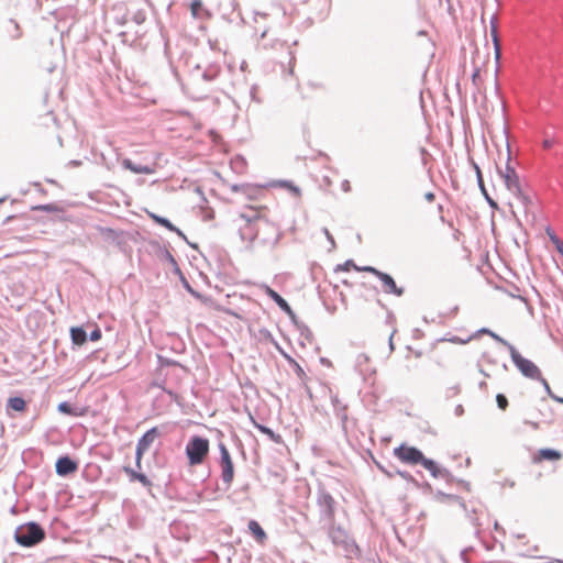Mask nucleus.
Masks as SVG:
<instances>
[{"label":"nucleus","mask_w":563,"mask_h":563,"mask_svg":"<svg viewBox=\"0 0 563 563\" xmlns=\"http://www.w3.org/2000/svg\"><path fill=\"white\" fill-rule=\"evenodd\" d=\"M239 221V234L242 241L253 243L258 241L263 246L274 247L278 244L282 233L279 229L268 220L262 218L257 210L251 209L241 213Z\"/></svg>","instance_id":"f257e3e1"},{"label":"nucleus","mask_w":563,"mask_h":563,"mask_svg":"<svg viewBox=\"0 0 563 563\" xmlns=\"http://www.w3.org/2000/svg\"><path fill=\"white\" fill-rule=\"evenodd\" d=\"M221 70L217 62L197 63L189 74L188 91L191 97L198 100L207 98L213 91Z\"/></svg>","instance_id":"f03ea898"},{"label":"nucleus","mask_w":563,"mask_h":563,"mask_svg":"<svg viewBox=\"0 0 563 563\" xmlns=\"http://www.w3.org/2000/svg\"><path fill=\"white\" fill-rule=\"evenodd\" d=\"M507 163L504 169L498 168V173L500 177L504 179V183L507 187V189L515 195L518 199L521 200L523 205H527L530 202V199L528 196H526L522 192L521 185H520V178L515 169L510 165V148L509 145H507Z\"/></svg>","instance_id":"7ed1b4c3"},{"label":"nucleus","mask_w":563,"mask_h":563,"mask_svg":"<svg viewBox=\"0 0 563 563\" xmlns=\"http://www.w3.org/2000/svg\"><path fill=\"white\" fill-rule=\"evenodd\" d=\"M185 451L189 465L202 464L209 453V440L192 435L187 442Z\"/></svg>","instance_id":"20e7f679"},{"label":"nucleus","mask_w":563,"mask_h":563,"mask_svg":"<svg viewBox=\"0 0 563 563\" xmlns=\"http://www.w3.org/2000/svg\"><path fill=\"white\" fill-rule=\"evenodd\" d=\"M336 501L332 495L324 488H319L317 492V507L319 510L320 522L323 527L334 522Z\"/></svg>","instance_id":"39448f33"},{"label":"nucleus","mask_w":563,"mask_h":563,"mask_svg":"<svg viewBox=\"0 0 563 563\" xmlns=\"http://www.w3.org/2000/svg\"><path fill=\"white\" fill-rule=\"evenodd\" d=\"M509 353L512 363L525 377L532 380L541 379L540 368L532 361L523 357L514 345H509Z\"/></svg>","instance_id":"423d86ee"},{"label":"nucleus","mask_w":563,"mask_h":563,"mask_svg":"<svg viewBox=\"0 0 563 563\" xmlns=\"http://www.w3.org/2000/svg\"><path fill=\"white\" fill-rule=\"evenodd\" d=\"M163 432L158 427L148 429L137 441L135 449V466L141 468V461L144 453L151 448L154 441L161 437Z\"/></svg>","instance_id":"0eeeda50"},{"label":"nucleus","mask_w":563,"mask_h":563,"mask_svg":"<svg viewBox=\"0 0 563 563\" xmlns=\"http://www.w3.org/2000/svg\"><path fill=\"white\" fill-rule=\"evenodd\" d=\"M394 455L402 463L410 465L421 464L426 457L419 449L406 444H400L399 446L395 448Z\"/></svg>","instance_id":"6e6552de"},{"label":"nucleus","mask_w":563,"mask_h":563,"mask_svg":"<svg viewBox=\"0 0 563 563\" xmlns=\"http://www.w3.org/2000/svg\"><path fill=\"white\" fill-rule=\"evenodd\" d=\"M14 540L22 547L31 548L35 545V521L19 526L14 532Z\"/></svg>","instance_id":"1a4fd4ad"},{"label":"nucleus","mask_w":563,"mask_h":563,"mask_svg":"<svg viewBox=\"0 0 563 563\" xmlns=\"http://www.w3.org/2000/svg\"><path fill=\"white\" fill-rule=\"evenodd\" d=\"M78 470V463L68 455L59 456L55 463V471L58 476L65 477Z\"/></svg>","instance_id":"9d476101"},{"label":"nucleus","mask_w":563,"mask_h":563,"mask_svg":"<svg viewBox=\"0 0 563 563\" xmlns=\"http://www.w3.org/2000/svg\"><path fill=\"white\" fill-rule=\"evenodd\" d=\"M421 465L428 470L434 478L450 481L453 477L449 470L440 467L439 464L431 459L424 457Z\"/></svg>","instance_id":"9b49d317"},{"label":"nucleus","mask_w":563,"mask_h":563,"mask_svg":"<svg viewBox=\"0 0 563 563\" xmlns=\"http://www.w3.org/2000/svg\"><path fill=\"white\" fill-rule=\"evenodd\" d=\"M221 466V479L223 484L228 487L231 486L234 477V465L231 456L220 459Z\"/></svg>","instance_id":"f8f14e48"},{"label":"nucleus","mask_w":563,"mask_h":563,"mask_svg":"<svg viewBox=\"0 0 563 563\" xmlns=\"http://www.w3.org/2000/svg\"><path fill=\"white\" fill-rule=\"evenodd\" d=\"M331 405L333 407V411L335 413V416L340 419L341 421V424H342V429L345 430L346 429V423H347V405L343 404L338 395H331Z\"/></svg>","instance_id":"ddd939ff"},{"label":"nucleus","mask_w":563,"mask_h":563,"mask_svg":"<svg viewBox=\"0 0 563 563\" xmlns=\"http://www.w3.org/2000/svg\"><path fill=\"white\" fill-rule=\"evenodd\" d=\"M378 279L383 283V288L386 294H393L398 297L402 296L404 288L398 287L395 279L389 274L382 272Z\"/></svg>","instance_id":"4468645a"},{"label":"nucleus","mask_w":563,"mask_h":563,"mask_svg":"<svg viewBox=\"0 0 563 563\" xmlns=\"http://www.w3.org/2000/svg\"><path fill=\"white\" fill-rule=\"evenodd\" d=\"M324 528H327L328 537L335 547L349 537L346 530L341 526H335L334 522L324 526Z\"/></svg>","instance_id":"2eb2a0df"},{"label":"nucleus","mask_w":563,"mask_h":563,"mask_svg":"<svg viewBox=\"0 0 563 563\" xmlns=\"http://www.w3.org/2000/svg\"><path fill=\"white\" fill-rule=\"evenodd\" d=\"M336 547L341 548L344 555L347 559H357L361 555V551L354 539H352L350 536L343 540L340 544Z\"/></svg>","instance_id":"dca6fc26"},{"label":"nucleus","mask_w":563,"mask_h":563,"mask_svg":"<svg viewBox=\"0 0 563 563\" xmlns=\"http://www.w3.org/2000/svg\"><path fill=\"white\" fill-rule=\"evenodd\" d=\"M471 164L475 170L478 187H479L482 194L484 195L486 201L488 202V205L492 208L497 209L498 208L497 202L488 195V192L485 188V184L483 180V175H482V170H481L479 166L473 159L471 161Z\"/></svg>","instance_id":"f3484780"},{"label":"nucleus","mask_w":563,"mask_h":563,"mask_svg":"<svg viewBox=\"0 0 563 563\" xmlns=\"http://www.w3.org/2000/svg\"><path fill=\"white\" fill-rule=\"evenodd\" d=\"M122 166L125 168V169H129L131 170L132 173L134 174H145V175H150V174H153L154 173V168L150 165H141V164H135L133 163L130 158H124L122 161Z\"/></svg>","instance_id":"a211bd4d"},{"label":"nucleus","mask_w":563,"mask_h":563,"mask_svg":"<svg viewBox=\"0 0 563 563\" xmlns=\"http://www.w3.org/2000/svg\"><path fill=\"white\" fill-rule=\"evenodd\" d=\"M265 294L284 311L288 312L289 303L274 289L267 285H263Z\"/></svg>","instance_id":"6ab92c4d"},{"label":"nucleus","mask_w":563,"mask_h":563,"mask_svg":"<svg viewBox=\"0 0 563 563\" xmlns=\"http://www.w3.org/2000/svg\"><path fill=\"white\" fill-rule=\"evenodd\" d=\"M490 35L495 47V57L498 60L500 58V44L498 38V20L496 15L490 19Z\"/></svg>","instance_id":"aec40b11"},{"label":"nucleus","mask_w":563,"mask_h":563,"mask_svg":"<svg viewBox=\"0 0 563 563\" xmlns=\"http://www.w3.org/2000/svg\"><path fill=\"white\" fill-rule=\"evenodd\" d=\"M25 408L26 401L20 396L10 397L7 401V411L9 415H11L10 411L22 412Z\"/></svg>","instance_id":"412c9836"},{"label":"nucleus","mask_w":563,"mask_h":563,"mask_svg":"<svg viewBox=\"0 0 563 563\" xmlns=\"http://www.w3.org/2000/svg\"><path fill=\"white\" fill-rule=\"evenodd\" d=\"M253 423H254V427L260 431L262 432L263 434L267 435V438L273 441L274 443L276 444H282L284 441H283V437L279 434V433H276L274 430H272L271 428L264 426V424H261L256 421L253 420Z\"/></svg>","instance_id":"4be33fe9"},{"label":"nucleus","mask_w":563,"mask_h":563,"mask_svg":"<svg viewBox=\"0 0 563 563\" xmlns=\"http://www.w3.org/2000/svg\"><path fill=\"white\" fill-rule=\"evenodd\" d=\"M87 338V332L82 327H73L70 329V339L75 345H82Z\"/></svg>","instance_id":"5701e85b"},{"label":"nucleus","mask_w":563,"mask_h":563,"mask_svg":"<svg viewBox=\"0 0 563 563\" xmlns=\"http://www.w3.org/2000/svg\"><path fill=\"white\" fill-rule=\"evenodd\" d=\"M57 410L63 413V415H67V416H71V417H79L82 415V411L76 407V406H73L70 402L68 401H63L58 405L57 407Z\"/></svg>","instance_id":"b1692460"},{"label":"nucleus","mask_w":563,"mask_h":563,"mask_svg":"<svg viewBox=\"0 0 563 563\" xmlns=\"http://www.w3.org/2000/svg\"><path fill=\"white\" fill-rule=\"evenodd\" d=\"M247 527L258 542H263L267 538L266 532L256 520H250Z\"/></svg>","instance_id":"393cba45"},{"label":"nucleus","mask_w":563,"mask_h":563,"mask_svg":"<svg viewBox=\"0 0 563 563\" xmlns=\"http://www.w3.org/2000/svg\"><path fill=\"white\" fill-rule=\"evenodd\" d=\"M444 496L448 497L451 500L457 501L460 504V506L464 509V511L467 514V517L470 518V520L472 521V523L475 527H479L481 526V523L478 521V518L470 514V510H468V508H467V506H466L464 500H462L456 495H444Z\"/></svg>","instance_id":"a878e982"},{"label":"nucleus","mask_w":563,"mask_h":563,"mask_svg":"<svg viewBox=\"0 0 563 563\" xmlns=\"http://www.w3.org/2000/svg\"><path fill=\"white\" fill-rule=\"evenodd\" d=\"M147 214L155 223L166 228L167 230H176V227L167 218L161 217L154 212H147Z\"/></svg>","instance_id":"bb28decb"},{"label":"nucleus","mask_w":563,"mask_h":563,"mask_svg":"<svg viewBox=\"0 0 563 563\" xmlns=\"http://www.w3.org/2000/svg\"><path fill=\"white\" fill-rule=\"evenodd\" d=\"M369 358L366 354H358L355 360V367L362 375H366L371 371L367 368H364V366L368 363Z\"/></svg>","instance_id":"cd10ccee"},{"label":"nucleus","mask_w":563,"mask_h":563,"mask_svg":"<svg viewBox=\"0 0 563 563\" xmlns=\"http://www.w3.org/2000/svg\"><path fill=\"white\" fill-rule=\"evenodd\" d=\"M284 356L287 358V361L289 362V364L292 366L294 371H295V374L297 375V377L300 379V380H305L307 375L303 371V368L292 358L290 357L289 355H287L286 353H283Z\"/></svg>","instance_id":"c85d7f7f"},{"label":"nucleus","mask_w":563,"mask_h":563,"mask_svg":"<svg viewBox=\"0 0 563 563\" xmlns=\"http://www.w3.org/2000/svg\"><path fill=\"white\" fill-rule=\"evenodd\" d=\"M539 454L541 459L548 461H555L561 457V453L554 449H542Z\"/></svg>","instance_id":"c756f323"},{"label":"nucleus","mask_w":563,"mask_h":563,"mask_svg":"<svg viewBox=\"0 0 563 563\" xmlns=\"http://www.w3.org/2000/svg\"><path fill=\"white\" fill-rule=\"evenodd\" d=\"M479 333H485V334H488L489 336H492L495 341L501 343L503 345L507 346V349L509 350V345H512L511 343H509L507 340L503 339L501 336H499L498 334H496L495 332L490 331L489 329L487 328H482L479 331Z\"/></svg>","instance_id":"7c9ffc66"},{"label":"nucleus","mask_w":563,"mask_h":563,"mask_svg":"<svg viewBox=\"0 0 563 563\" xmlns=\"http://www.w3.org/2000/svg\"><path fill=\"white\" fill-rule=\"evenodd\" d=\"M203 9V5H202V2L201 0H192L191 3H190V11H191V15L195 18V19H198L201 16V11Z\"/></svg>","instance_id":"2f4dec72"},{"label":"nucleus","mask_w":563,"mask_h":563,"mask_svg":"<svg viewBox=\"0 0 563 563\" xmlns=\"http://www.w3.org/2000/svg\"><path fill=\"white\" fill-rule=\"evenodd\" d=\"M37 211H45V212H62L63 209L57 203H45V205H37Z\"/></svg>","instance_id":"473e14b6"},{"label":"nucleus","mask_w":563,"mask_h":563,"mask_svg":"<svg viewBox=\"0 0 563 563\" xmlns=\"http://www.w3.org/2000/svg\"><path fill=\"white\" fill-rule=\"evenodd\" d=\"M548 235L550 241L554 244L556 251L563 256V242L558 238L554 232L548 230Z\"/></svg>","instance_id":"72a5a7b5"},{"label":"nucleus","mask_w":563,"mask_h":563,"mask_svg":"<svg viewBox=\"0 0 563 563\" xmlns=\"http://www.w3.org/2000/svg\"><path fill=\"white\" fill-rule=\"evenodd\" d=\"M297 330L300 332V335L311 342L313 335L308 325H306L303 322H300L297 327Z\"/></svg>","instance_id":"f704fd0d"},{"label":"nucleus","mask_w":563,"mask_h":563,"mask_svg":"<svg viewBox=\"0 0 563 563\" xmlns=\"http://www.w3.org/2000/svg\"><path fill=\"white\" fill-rule=\"evenodd\" d=\"M9 24L12 26V31L8 30V33L12 38H19L21 36L20 26L14 20H9Z\"/></svg>","instance_id":"c9c22d12"},{"label":"nucleus","mask_w":563,"mask_h":563,"mask_svg":"<svg viewBox=\"0 0 563 563\" xmlns=\"http://www.w3.org/2000/svg\"><path fill=\"white\" fill-rule=\"evenodd\" d=\"M145 19H146V15H145V13H144L143 11H141V10H139V11L134 12V13L132 14V16H131V20H132L135 24H137V25L142 24V23L145 21Z\"/></svg>","instance_id":"e433bc0d"},{"label":"nucleus","mask_w":563,"mask_h":563,"mask_svg":"<svg viewBox=\"0 0 563 563\" xmlns=\"http://www.w3.org/2000/svg\"><path fill=\"white\" fill-rule=\"evenodd\" d=\"M538 382H540L545 390V393L549 395V397H551L554 401H555V398H559V396H556L555 394H553L549 383L547 382L545 378H543L541 376V379H537Z\"/></svg>","instance_id":"4c0bfd02"},{"label":"nucleus","mask_w":563,"mask_h":563,"mask_svg":"<svg viewBox=\"0 0 563 563\" xmlns=\"http://www.w3.org/2000/svg\"><path fill=\"white\" fill-rule=\"evenodd\" d=\"M496 402L499 409L505 410L508 406V399L505 395L498 394L496 396Z\"/></svg>","instance_id":"58836bf2"},{"label":"nucleus","mask_w":563,"mask_h":563,"mask_svg":"<svg viewBox=\"0 0 563 563\" xmlns=\"http://www.w3.org/2000/svg\"><path fill=\"white\" fill-rule=\"evenodd\" d=\"M351 267L357 269V266L352 260H347L344 264L338 265L336 271H349Z\"/></svg>","instance_id":"ea45409f"},{"label":"nucleus","mask_w":563,"mask_h":563,"mask_svg":"<svg viewBox=\"0 0 563 563\" xmlns=\"http://www.w3.org/2000/svg\"><path fill=\"white\" fill-rule=\"evenodd\" d=\"M356 271H363V272H368L373 275H375L377 278L379 277L380 275V271H378L377 268L373 267V266H364V267H358L357 266V269Z\"/></svg>","instance_id":"a19ab883"},{"label":"nucleus","mask_w":563,"mask_h":563,"mask_svg":"<svg viewBox=\"0 0 563 563\" xmlns=\"http://www.w3.org/2000/svg\"><path fill=\"white\" fill-rule=\"evenodd\" d=\"M218 448H219V451H220V459H224V457L231 456L228 448L225 446V444L223 442H219Z\"/></svg>","instance_id":"79ce46f5"},{"label":"nucleus","mask_w":563,"mask_h":563,"mask_svg":"<svg viewBox=\"0 0 563 563\" xmlns=\"http://www.w3.org/2000/svg\"><path fill=\"white\" fill-rule=\"evenodd\" d=\"M135 481L142 483L144 486H150L152 483L151 481L147 478V476L143 473H140L135 476Z\"/></svg>","instance_id":"37998d69"},{"label":"nucleus","mask_w":563,"mask_h":563,"mask_svg":"<svg viewBox=\"0 0 563 563\" xmlns=\"http://www.w3.org/2000/svg\"><path fill=\"white\" fill-rule=\"evenodd\" d=\"M396 474L399 475L402 479H405L407 482H415L412 475L407 471L397 470Z\"/></svg>","instance_id":"c03bdc74"},{"label":"nucleus","mask_w":563,"mask_h":563,"mask_svg":"<svg viewBox=\"0 0 563 563\" xmlns=\"http://www.w3.org/2000/svg\"><path fill=\"white\" fill-rule=\"evenodd\" d=\"M285 313L289 317L290 321L295 324V327H297L301 322L298 320L295 311L291 309L290 306H289L288 312H285Z\"/></svg>","instance_id":"a18cd8bd"},{"label":"nucleus","mask_w":563,"mask_h":563,"mask_svg":"<svg viewBox=\"0 0 563 563\" xmlns=\"http://www.w3.org/2000/svg\"><path fill=\"white\" fill-rule=\"evenodd\" d=\"M89 340L98 341L101 339V330L99 328L93 329L88 335Z\"/></svg>","instance_id":"49530a36"},{"label":"nucleus","mask_w":563,"mask_h":563,"mask_svg":"<svg viewBox=\"0 0 563 563\" xmlns=\"http://www.w3.org/2000/svg\"><path fill=\"white\" fill-rule=\"evenodd\" d=\"M322 232L325 235L327 240L330 242L331 249H334L335 242H334V239H333L332 234L330 233V231L327 228H323Z\"/></svg>","instance_id":"de8ad7c7"},{"label":"nucleus","mask_w":563,"mask_h":563,"mask_svg":"<svg viewBox=\"0 0 563 563\" xmlns=\"http://www.w3.org/2000/svg\"><path fill=\"white\" fill-rule=\"evenodd\" d=\"M282 186H285V187H288L291 191H294L296 195H299L300 194V189L296 186H294L289 181H282Z\"/></svg>","instance_id":"09e8293b"},{"label":"nucleus","mask_w":563,"mask_h":563,"mask_svg":"<svg viewBox=\"0 0 563 563\" xmlns=\"http://www.w3.org/2000/svg\"><path fill=\"white\" fill-rule=\"evenodd\" d=\"M170 231L175 232L178 236H180L184 241H186L190 246L196 247L195 244H191V243L188 242V240H187L186 235L184 234V232L180 229H178L177 227H176V230H170Z\"/></svg>","instance_id":"8fccbe9b"},{"label":"nucleus","mask_w":563,"mask_h":563,"mask_svg":"<svg viewBox=\"0 0 563 563\" xmlns=\"http://www.w3.org/2000/svg\"><path fill=\"white\" fill-rule=\"evenodd\" d=\"M45 539V530L37 525V544Z\"/></svg>","instance_id":"3c124183"},{"label":"nucleus","mask_w":563,"mask_h":563,"mask_svg":"<svg viewBox=\"0 0 563 563\" xmlns=\"http://www.w3.org/2000/svg\"><path fill=\"white\" fill-rule=\"evenodd\" d=\"M124 472L130 476L131 481H135V476L139 474V472L134 471L131 467H124Z\"/></svg>","instance_id":"603ef678"},{"label":"nucleus","mask_w":563,"mask_h":563,"mask_svg":"<svg viewBox=\"0 0 563 563\" xmlns=\"http://www.w3.org/2000/svg\"><path fill=\"white\" fill-rule=\"evenodd\" d=\"M554 143H555V141L553 139H545L543 141V147L545 150H549V148H551L554 145Z\"/></svg>","instance_id":"864d4df0"},{"label":"nucleus","mask_w":563,"mask_h":563,"mask_svg":"<svg viewBox=\"0 0 563 563\" xmlns=\"http://www.w3.org/2000/svg\"><path fill=\"white\" fill-rule=\"evenodd\" d=\"M454 413H455V416H457V417L463 416V413H464V408H463V406H462V405H457V406L455 407V409H454Z\"/></svg>","instance_id":"5fc2aeb1"},{"label":"nucleus","mask_w":563,"mask_h":563,"mask_svg":"<svg viewBox=\"0 0 563 563\" xmlns=\"http://www.w3.org/2000/svg\"><path fill=\"white\" fill-rule=\"evenodd\" d=\"M435 196L433 192L429 191V192H426L424 194V199L428 201V202H432L434 200Z\"/></svg>","instance_id":"6e6d98bb"},{"label":"nucleus","mask_w":563,"mask_h":563,"mask_svg":"<svg viewBox=\"0 0 563 563\" xmlns=\"http://www.w3.org/2000/svg\"><path fill=\"white\" fill-rule=\"evenodd\" d=\"M467 552L468 550L467 549H464L460 552V556L461 559L464 561V562H467Z\"/></svg>","instance_id":"4d7b16f0"},{"label":"nucleus","mask_w":563,"mask_h":563,"mask_svg":"<svg viewBox=\"0 0 563 563\" xmlns=\"http://www.w3.org/2000/svg\"><path fill=\"white\" fill-rule=\"evenodd\" d=\"M479 77V70L476 69L472 75L473 82H476L477 78Z\"/></svg>","instance_id":"13d9d810"},{"label":"nucleus","mask_w":563,"mask_h":563,"mask_svg":"<svg viewBox=\"0 0 563 563\" xmlns=\"http://www.w3.org/2000/svg\"><path fill=\"white\" fill-rule=\"evenodd\" d=\"M166 258H167L170 263L176 264V261H175L174 256H173L169 252H166Z\"/></svg>","instance_id":"bf43d9fd"},{"label":"nucleus","mask_w":563,"mask_h":563,"mask_svg":"<svg viewBox=\"0 0 563 563\" xmlns=\"http://www.w3.org/2000/svg\"><path fill=\"white\" fill-rule=\"evenodd\" d=\"M465 489L470 490V483L465 482V481H460L459 482Z\"/></svg>","instance_id":"052dcab7"},{"label":"nucleus","mask_w":563,"mask_h":563,"mask_svg":"<svg viewBox=\"0 0 563 563\" xmlns=\"http://www.w3.org/2000/svg\"><path fill=\"white\" fill-rule=\"evenodd\" d=\"M342 187H343V190H344V191L350 190V184H349V181H346V180H345V181L342 184Z\"/></svg>","instance_id":"680f3d73"},{"label":"nucleus","mask_w":563,"mask_h":563,"mask_svg":"<svg viewBox=\"0 0 563 563\" xmlns=\"http://www.w3.org/2000/svg\"><path fill=\"white\" fill-rule=\"evenodd\" d=\"M478 387H479L481 389H485V388L487 387L486 382H485V380L481 382V383L478 384Z\"/></svg>","instance_id":"e2e57ef3"},{"label":"nucleus","mask_w":563,"mask_h":563,"mask_svg":"<svg viewBox=\"0 0 563 563\" xmlns=\"http://www.w3.org/2000/svg\"><path fill=\"white\" fill-rule=\"evenodd\" d=\"M289 55H290L289 63L291 64V63H294V62H295V56L292 55V53H291V52H289Z\"/></svg>","instance_id":"0e129e2a"},{"label":"nucleus","mask_w":563,"mask_h":563,"mask_svg":"<svg viewBox=\"0 0 563 563\" xmlns=\"http://www.w3.org/2000/svg\"><path fill=\"white\" fill-rule=\"evenodd\" d=\"M555 401L559 402V404H563V397L559 396V398H555Z\"/></svg>","instance_id":"69168bd1"},{"label":"nucleus","mask_w":563,"mask_h":563,"mask_svg":"<svg viewBox=\"0 0 563 563\" xmlns=\"http://www.w3.org/2000/svg\"><path fill=\"white\" fill-rule=\"evenodd\" d=\"M389 345H390V349L393 350L394 349V345H393V335L389 336Z\"/></svg>","instance_id":"338daca9"},{"label":"nucleus","mask_w":563,"mask_h":563,"mask_svg":"<svg viewBox=\"0 0 563 563\" xmlns=\"http://www.w3.org/2000/svg\"><path fill=\"white\" fill-rule=\"evenodd\" d=\"M479 372H481L484 376L488 377V374H487L484 369H482V368H481V369H479Z\"/></svg>","instance_id":"774afa93"}]
</instances>
